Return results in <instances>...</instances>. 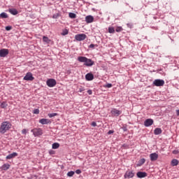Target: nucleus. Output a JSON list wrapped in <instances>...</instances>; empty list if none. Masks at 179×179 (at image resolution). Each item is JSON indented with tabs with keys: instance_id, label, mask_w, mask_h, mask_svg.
Segmentation results:
<instances>
[{
	"instance_id": "2eb2a0df",
	"label": "nucleus",
	"mask_w": 179,
	"mask_h": 179,
	"mask_svg": "<svg viewBox=\"0 0 179 179\" xmlns=\"http://www.w3.org/2000/svg\"><path fill=\"white\" fill-rule=\"evenodd\" d=\"M86 80H93L94 79V76L92 73H88L85 76Z\"/></svg>"
},
{
	"instance_id": "0eeeda50",
	"label": "nucleus",
	"mask_w": 179,
	"mask_h": 179,
	"mask_svg": "<svg viewBox=\"0 0 179 179\" xmlns=\"http://www.w3.org/2000/svg\"><path fill=\"white\" fill-rule=\"evenodd\" d=\"M9 54V50L8 49L0 50V57L1 58H5L6 55Z\"/></svg>"
},
{
	"instance_id": "f704fd0d",
	"label": "nucleus",
	"mask_w": 179,
	"mask_h": 179,
	"mask_svg": "<svg viewBox=\"0 0 179 179\" xmlns=\"http://www.w3.org/2000/svg\"><path fill=\"white\" fill-rule=\"evenodd\" d=\"M122 129H123L124 132H127V131H128L127 126H123V127H122Z\"/></svg>"
},
{
	"instance_id": "b1692460",
	"label": "nucleus",
	"mask_w": 179,
	"mask_h": 179,
	"mask_svg": "<svg viewBox=\"0 0 179 179\" xmlns=\"http://www.w3.org/2000/svg\"><path fill=\"white\" fill-rule=\"evenodd\" d=\"M108 33H110V34H114V33H115V29H114V27H108Z\"/></svg>"
},
{
	"instance_id": "f257e3e1",
	"label": "nucleus",
	"mask_w": 179,
	"mask_h": 179,
	"mask_svg": "<svg viewBox=\"0 0 179 179\" xmlns=\"http://www.w3.org/2000/svg\"><path fill=\"white\" fill-rule=\"evenodd\" d=\"M78 61H79V62H85L84 65H85V66H93V65H94V62H93L92 59H87L86 57L80 56L78 57Z\"/></svg>"
},
{
	"instance_id": "a211bd4d",
	"label": "nucleus",
	"mask_w": 179,
	"mask_h": 179,
	"mask_svg": "<svg viewBox=\"0 0 179 179\" xmlns=\"http://www.w3.org/2000/svg\"><path fill=\"white\" fill-rule=\"evenodd\" d=\"M8 12H10L11 13V15H17V13H19V12H17V10H16L15 8H10L8 9Z\"/></svg>"
},
{
	"instance_id": "c03bdc74",
	"label": "nucleus",
	"mask_w": 179,
	"mask_h": 179,
	"mask_svg": "<svg viewBox=\"0 0 179 179\" xmlns=\"http://www.w3.org/2000/svg\"><path fill=\"white\" fill-rule=\"evenodd\" d=\"M87 93H88V94H92V90H87Z\"/></svg>"
},
{
	"instance_id": "412c9836",
	"label": "nucleus",
	"mask_w": 179,
	"mask_h": 179,
	"mask_svg": "<svg viewBox=\"0 0 179 179\" xmlns=\"http://www.w3.org/2000/svg\"><path fill=\"white\" fill-rule=\"evenodd\" d=\"M171 164V166H173V167H174L176 166H178V161L176 159H172Z\"/></svg>"
},
{
	"instance_id": "09e8293b",
	"label": "nucleus",
	"mask_w": 179,
	"mask_h": 179,
	"mask_svg": "<svg viewBox=\"0 0 179 179\" xmlns=\"http://www.w3.org/2000/svg\"><path fill=\"white\" fill-rule=\"evenodd\" d=\"M123 146H124V147H125V145H123Z\"/></svg>"
},
{
	"instance_id": "72a5a7b5",
	"label": "nucleus",
	"mask_w": 179,
	"mask_h": 179,
	"mask_svg": "<svg viewBox=\"0 0 179 179\" xmlns=\"http://www.w3.org/2000/svg\"><path fill=\"white\" fill-rule=\"evenodd\" d=\"M6 30L7 31H9V30H12V27L11 26H7L6 27Z\"/></svg>"
},
{
	"instance_id": "393cba45",
	"label": "nucleus",
	"mask_w": 179,
	"mask_h": 179,
	"mask_svg": "<svg viewBox=\"0 0 179 179\" xmlns=\"http://www.w3.org/2000/svg\"><path fill=\"white\" fill-rule=\"evenodd\" d=\"M0 107H1V108H6V107H8V103H6V101H3L0 104Z\"/></svg>"
},
{
	"instance_id": "473e14b6",
	"label": "nucleus",
	"mask_w": 179,
	"mask_h": 179,
	"mask_svg": "<svg viewBox=\"0 0 179 179\" xmlns=\"http://www.w3.org/2000/svg\"><path fill=\"white\" fill-rule=\"evenodd\" d=\"M34 114H40V110L38 109H34L33 111Z\"/></svg>"
},
{
	"instance_id": "4be33fe9",
	"label": "nucleus",
	"mask_w": 179,
	"mask_h": 179,
	"mask_svg": "<svg viewBox=\"0 0 179 179\" xmlns=\"http://www.w3.org/2000/svg\"><path fill=\"white\" fill-rule=\"evenodd\" d=\"M10 167V165H9L8 164H4L1 166V169H2V170L6 171V170H9Z\"/></svg>"
},
{
	"instance_id": "5701e85b",
	"label": "nucleus",
	"mask_w": 179,
	"mask_h": 179,
	"mask_svg": "<svg viewBox=\"0 0 179 179\" xmlns=\"http://www.w3.org/2000/svg\"><path fill=\"white\" fill-rule=\"evenodd\" d=\"M0 17H1V19H8V16L6 13H1L0 14Z\"/></svg>"
},
{
	"instance_id": "20e7f679",
	"label": "nucleus",
	"mask_w": 179,
	"mask_h": 179,
	"mask_svg": "<svg viewBox=\"0 0 179 179\" xmlns=\"http://www.w3.org/2000/svg\"><path fill=\"white\" fill-rule=\"evenodd\" d=\"M31 132H33L34 136H40L43 135V130L41 128L33 129L31 130Z\"/></svg>"
},
{
	"instance_id": "37998d69",
	"label": "nucleus",
	"mask_w": 179,
	"mask_h": 179,
	"mask_svg": "<svg viewBox=\"0 0 179 179\" xmlns=\"http://www.w3.org/2000/svg\"><path fill=\"white\" fill-rule=\"evenodd\" d=\"M94 44L90 45V48H94Z\"/></svg>"
},
{
	"instance_id": "7ed1b4c3",
	"label": "nucleus",
	"mask_w": 179,
	"mask_h": 179,
	"mask_svg": "<svg viewBox=\"0 0 179 179\" xmlns=\"http://www.w3.org/2000/svg\"><path fill=\"white\" fill-rule=\"evenodd\" d=\"M87 37L85 34H80L75 36V38L77 41H83V40H86Z\"/></svg>"
},
{
	"instance_id": "6e6552de",
	"label": "nucleus",
	"mask_w": 179,
	"mask_h": 179,
	"mask_svg": "<svg viewBox=\"0 0 179 179\" xmlns=\"http://www.w3.org/2000/svg\"><path fill=\"white\" fill-rule=\"evenodd\" d=\"M135 173L132 171H127L124 174V178H133Z\"/></svg>"
},
{
	"instance_id": "a18cd8bd",
	"label": "nucleus",
	"mask_w": 179,
	"mask_h": 179,
	"mask_svg": "<svg viewBox=\"0 0 179 179\" xmlns=\"http://www.w3.org/2000/svg\"><path fill=\"white\" fill-rule=\"evenodd\" d=\"M176 114H177V115H179V110H176Z\"/></svg>"
},
{
	"instance_id": "2f4dec72",
	"label": "nucleus",
	"mask_w": 179,
	"mask_h": 179,
	"mask_svg": "<svg viewBox=\"0 0 179 179\" xmlns=\"http://www.w3.org/2000/svg\"><path fill=\"white\" fill-rule=\"evenodd\" d=\"M69 31L68 29L63 30V32L62 33V36H66L68 34Z\"/></svg>"
},
{
	"instance_id": "423d86ee",
	"label": "nucleus",
	"mask_w": 179,
	"mask_h": 179,
	"mask_svg": "<svg viewBox=\"0 0 179 179\" xmlns=\"http://www.w3.org/2000/svg\"><path fill=\"white\" fill-rule=\"evenodd\" d=\"M46 83L49 87H54L57 85V81L54 79H49Z\"/></svg>"
},
{
	"instance_id": "ddd939ff",
	"label": "nucleus",
	"mask_w": 179,
	"mask_h": 179,
	"mask_svg": "<svg viewBox=\"0 0 179 179\" xmlns=\"http://www.w3.org/2000/svg\"><path fill=\"white\" fill-rule=\"evenodd\" d=\"M94 20V17H93V16L92 15H88L85 17L86 23H93Z\"/></svg>"
},
{
	"instance_id": "9b49d317",
	"label": "nucleus",
	"mask_w": 179,
	"mask_h": 179,
	"mask_svg": "<svg viewBox=\"0 0 179 179\" xmlns=\"http://www.w3.org/2000/svg\"><path fill=\"white\" fill-rule=\"evenodd\" d=\"M136 176L138 178H145V177H148V173L146 172L138 171L136 173Z\"/></svg>"
},
{
	"instance_id": "c85d7f7f",
	"label": "nucleus",
	"mask_w": 179,
	"mask_h": 179,
	"mask_svg": "<svg viewBox=\"0 0 179 179\" xmlns=\"http://www.w3.org/2000/svg\"><path fill=\"white\" fill-rule=\"evenodd\" d=\"M122 30H124L122 29V27H117L115 29V31H117V33H120V31H122Z\"/></svg>"
},
{
	"instance_id": "49530a36",
	"label": "nucleus",
	"mask_w": 179,
	"mask_h": 179,
	"mask_svg": "<svg viewBox=\"0 0 179 179\" xmlns=\"http://www.w3.org/2000/svg\"><path fill=\"white\" fill-rule=\"evenodd\" d=\"M79 92H80V93H82V90H80Z\"/></svg>"
},
{
	"instance_id": "de8ad7c7",
	"label": "nucleus",
	"mask_w": 179,
	"mask_h": 179,
	"mask_svg": "<svg viewBox=\"0 0 179 179\" xmlns=\"http://www.w3.org/2000/svg\"><path fill=\"white\" fill-rule=\"evenodd\" d=\"M123 146H124V147H125V145H123Z\"/></svg>"
},
{
	"instance_id": "4c0bfd02",
	"label": "nucleus",
	"mask_w": 179,
	"mask_h": 179,
	"mask_svg": "<svg viewBox=\"0 0 179 179\" xmlns=\"http://www.w3.org/2000/svg\"><path fill=\"white\" fill-rule=\"evenodd\" d=\"M49 154H50V155H55V151H54V150H50L49 151Z\"/></svg>"
},
{
	"instance_id": "9d476101",
	"label": "nucleus",
	"mask_w": 179,
	"mask_h": 179,
	"mask_svg": "<svg viewBox=\"0 0 179 179\" xmlns=\"http://www.w3.org/2000/svg\"><path fill=\"white\" fill-rule=\"evenodd\" d=\"M24 80H34V77H33L31 73H27L24 77Z\"/></svg>"
},
{
	"instance_id": "bb28decb",
	"label": "nucleus",
	"mask_w": 179,
	"mask_h": 179,
	"mask_svg": "<svg viewBox=\"0 0 179 179\" xmlns=\"http://www.w3.org/2000/svg\"><path fill=\"white\" fill-rule=\"evenodd\" d=\"M52 149H58L59 148V143H54L52 145Z\"/></svg>"
},
{
	"instance_id": "aec40b11",
	"label": "nucleus",
	"mask_w": 179,
	"mask_h": 179,
	"mask_svg": "<svg viewBox=\"0 0 179 179\" xmlns=\"http://www.w3.org/2000/svg\"><path fill=\"white\" fill-rule=\"evenodd\" d=\"M162 129H160V128H156L154 130L155 135H160V134H162Z\"/></svg>"
},
{
	"instance_id": "1a4fd4ad",
	"label": "nucleus",
	"mask_w": 179,
	"mask_h": 179,
	"mask_svg": "<svg viewBox=\"0 0 179 179\" xmlns=\"http://www.w3.org/2000/svg\"><path fill=\"white\" fill-rule=\"evenodd\" d=\"M150 158L151 162H156V160L159 159V155H157L156 152L152 153L150 155Z\"/></svg>"
},
{
	"instance_id": "6ab92c4d",
	"label": "nucleus",
	"mask_w": 179,
	"mask_h": 179,
	"mask_svg": "<svg viewBox=\"0 0 179 179\" xmlns=\"http://www.w3.org/2000/svg\"><path fill=\"white\" fill-rule=\"evenodd\" d=\"M145 162H146V159H145L144 158L141 159L137 164V167H141V166H142L145 163Z\"/></svg>"
},
{
	"instance_id": "4468645a",
	"label": "nucleus",
	"mask_w": 179,
	"mask_h": 179,
	"mask_svg": "<svg viewBox=\"0 0 179 179\" xmlns=\"http://www.w3.org/2000/svg\"><path fill=\"white\" fill-rule=\"evenodd\" d=\"M40 124H42V125H45L47 124H51V120L48 119H41L39 120Z\"/></svg>"
},
{
	"instance_id": "58836bf2",
	"label": "nucleus",
	"mask_w": 179,
	"mask_h": 179,
	"mask_svg": "<svg viewBox=\"0 0 179 179\" xmlns=\"http://www.w3.org/2000/svg\"><path fill=\"white\" fill-rule=\"evenodd\" d=\"M173 155H178V154H179V151L175 150L173 151Z\"/></svg>"
},
{
	"instance_id": "79ce46f5",
	"label": "nucleus",
	"mask_w": 179,
	"mask_h": 179,
	"mask_svg": "<svg viewBox=\"0 0 179 179\" xmlns=\"http://www.w3.org/2000/svg\"><path fill=\"white\" fill-rule=\"evenodd\" d=\"M111 134H114V131L113 130H109L108 132V135H111Z\"/></svg>"
},
{
	"instance_id": "7c9ffc66",
	"label": "nucleus",
	"mask_w": 179,
	"mask_h": 179,
	"mask_svg": "<svg viewBox=\"0 0 179 179\" xmlns=\"http://www.w3.org/2000/svg\"><path fill=\"white\" fill-rule=\"evenodd\" d=\"M48 115L50 118H52V117L58 115V113H49Z\"/></svg>"
},
{
	"instance_id": "e433bc0d",
	"label": "nucleus",
	"mask_w": 179,
	"mask_h": 179,
	"mask_svg": "<svg viewBox=\"0 0 179 179\" xmlns=\"http://www.w3.org/2000/svg\"><path fill=\"white\" fill-rule=\"evenodd\" d=\"M22 134H24V135H26V134H27V130H26V129H22Z\"/></svg>"
},
{
	"instance_id": "a19ab883",
	"label": "nucleus",
	"mask_w": 179,
	"mask_h": 179,
	"mask_svg": "<svg viewBox=\"0 0 179 179\" xmlns=\"http://www.w3.org/2000/svg\"><path fill=\"white\" fill-rule=\"evenodd\" d=\"M76 174H80V173H82V171H80V169H77L76 171Z\"/></svg>"
},
{
	"instance_id": "f8f14e48",
	"label": "nucleus",
	"mask_w": 179,
	"mask_h": 179,
	"mask_svg": "<svg viewBox=\"0 0 179 179\" xmlns=\"http://www.w3.org/2000/svg\"><path fill=\"white\" fill-rule=\"evenodd\" d=\"M153 120L152 119H146L144 122L145 127H151V125H153Z\"/></svg>"
},
{
	"instance_id": "f3484780",
	"label": "nucleus",
	"mask_w": 179,
	"mask_h": 179,
	"mask_svg": "<svg viewBox=\"0 0 179 179\" xmlns=\"http://www.w3.org/2000/svg\"><path fill=\"white\" fill-rule=\"evenodd\" d=\"M17 156V152H13L12 154L8 155L6 159L7 160H10V159H13V157H16Z\"/></svg>"
},
{
	"instance_id": "39448f33",
	"label": "nucleus",
	"mask_w": 179,
	"mask_h": 179,
	"mask_svg": "<svg viewBox=\"0 0 179 179\" xmlns=\"http://www.w3.org/2000/svg\"><path fill=\"white\" fill-rule=\"evenodd\" d=\"M153 85L157 87L164 86V80L160 79L155 80L153 82Z\"/></svg>"
},
{
	"instance_id": "a878e982",
	"label": "nucleus",
	"mask_w": 179,
	"mask_h": 179,
	"mask_svg": "<svg viewBox=\"0 0 179 179\" xmlns=\"http://www.w3.org/2000/svg\"><path fill=\"white\" fill-rule=\"evenodd\" d=\"M69 16L71 17V19H76V14L73 13H69Z\"/></svg>"
},
{
	"instance_id": "c756f323",
	"label": "nucleus",
	"mask_w": 179,
	"mask_h": 179,
	"mask_svg": "<svg viewBox=\"0 0 179 179\" xmlns=\"http://www.w3.org/2000/svg\"><path fill=\"white\" fill-rule=\"evenodd\" d=\"M73 174H75V171H71L67 173L68 177H73Z\"/></svg>"
},
{
	"instance_id": "f03ea898",
	"label": "nucleus",
	"mask_w": 179,
	"mask_h": 179,
	"mask_svg": "<svg viewBox=\"0 0 179 179\" xmlns=\"http://www.w3.org/2000/svg\"><path fill=\"white\" fill-rule=\"evenodd\" d=\"M12 127V124L9 122H3L1 123L0 127V134H5L6 131H9Z\"/></svg>"
},
{
	"instance_id": "dca6fc26",
	"label": "nucleus",
	"mask_w": 179,
	"mask_h": 179,
	"mask_svg": "<svg viewBox=\"0 0 179 179\" xmlns=\"http://www.w3.org/2000/svg\"><path fill=\"white\" fill-rule=\"evenodd\" d=\"M111 114H112V115H115V117H118V115H120V114H121V112L117 109H113L111 110Z\"/></svg>"
},
{
	"instance_id": "c9c22d12",
	"label": "nucleus",
	"mask_w": 179,
	"mask_h": 179,
	"mask_svg": "<svg viewBox=\"0 0 179 179\" xmlns=\"http://www.w3.org/2000/svg\"><path fill=\"white\" fill-rule=\"evenodd\" d=\"M91 125L92 127H97V123H96V122H92Z\"/></svg>"
},
{
	"instance_id": "ea45409f",
	"label": "nucleus",
	"mask_w": 179,
	"mask_h": 179,
	"mask_svg": "<svg viewBox=\"0 0 179 179\" xmlns=\"http://www.w3.org/2000/svg\"><path fill=\"white\" fill-rule=\"evenodd\" d=\"M105 87H108V88L113 87V84H107V85L105 86Z\"/></svg>"
},
{
	"instance_id": "cd10ccee",
	"label": "nucleus",
	"mask_w": 179,
	"mask_h": 179,
	"mask_svg": "<svg viewBox=\"0 0 179 179\" xmlns=\"http://www.w3.org/2000/svg\"><path fill=\"white\" fill-rule=\"evenodd\" d=\"M43 40L44 43H48V44L50 43V41H51V40H50V38H48L47 36H43Z\"/></svg>"
}]
</instances>
